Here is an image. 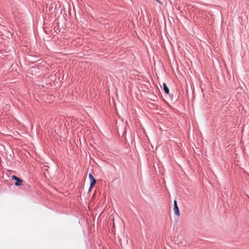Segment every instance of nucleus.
<instances>
[{"mask_svg": "<svg viewBox=\"0 0 249 249\" xmlns=\"http://www.w3.org/2000/svg\"><path fill=\"white\" fill-rule=\"evenodd\" d=\"M89 178L90 180V186L89 188V190H90L92 189L93 186L96 184V180L91 173L89 174Z\"/></svg>", "mask_w": 249, "mask_h": 249, "instance_id": "nucleus-1", "label": "nucleus"}, {"mask_svg": "<svg viewBox=\"0 0 249 249\" xmlns=\"http://www.w3.org/2000/svg\"><path fill=\"white\" fill-rule=\"evenodd\" d=\"M173 210H174V212L175 214L176 215H177V216H179V214H180L179 210V208L178 207V204H177V201L176 200H175L174 201V208H173Z\"/></svg>", "mask_w": 249, "mask_h": 249, "instance_id": "nucleus-2", "label": "nucleus"}, {"mask_svg": "<svg viewBox=\"0 0 249 249\" xmlns=\"http://www.w3.org/2000/svg\"><path fill=\"white\" fill-rule=\"evenodd\" d=\"M163 89H164V92L166 94H169V89H168V88L167 87L166 84L165 83H164L163 84Z\"/></svg>", "mask_w": 249, "mask_h": 249, "instance_id": "nucleus-3", "label": "nucleus"}, {"mask_svg": "<svg viewBox=\"0 0 249 249\" xmlns=\"http://www.w3.org/2000/svg\"><path fill=\"white\" fill-rule=\"evenodd\" d=\"M22 182L23 180L17 177V186L21 185Z\"/></svg>", "mask_w": 249, "mask_h": 249, "instance_id": "nucleus-4", "label": "nucleus"}, {"mask_svg": "<svg viewBox=\"0 0 249 249\" xmlns=\"http://www.w3.org/2000/svg\"><path fill=\"white\" fill-rule=\"evenodd\" d=\"M12 179H15L16 180V175H13L11 177Z\"/></svg>", "mask_w": 249, "mask_h": 249, "instance_id": "nucleus-5", "label": "nucleus"}]
</instances>
